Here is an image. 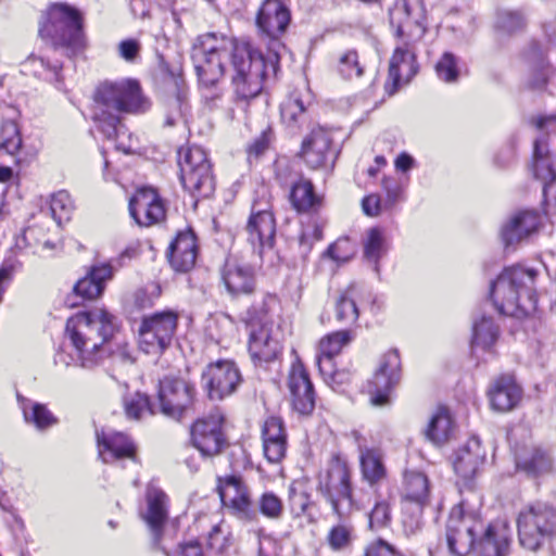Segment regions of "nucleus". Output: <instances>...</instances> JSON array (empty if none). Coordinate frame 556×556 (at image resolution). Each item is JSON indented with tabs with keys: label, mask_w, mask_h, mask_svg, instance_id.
Here are the masks:
<instances>
[{
	"label": "nucleus",
	"mask_w": 556,
	"mask_h": 556,
	"mask_svg": "<svg viewBox=\"0 0 556 556\" xmlns=\"http://www.w3.org/2000/svg\"><path fill=\"white\" fill-rule=\"evenodd\" d=\"M195 395V388L190 381L179 377H165L159 384L160 413L180 420L193 409Z\"/></svg>",
	"instance_id": "11"
},
{
	"label": "nucleus",
	"mask_w": 556,
	"mask_h": 556,
	"mask_svg": "<svg viewBox=\"0 0 556 556\" xmlns=\"http://www.w3.org/2000/svg\"><path fill=\"white\" fill-rule=\"evenodd\" d=\"M362 475L371 485L379 483L387 476L383 455L378 448L359 447Z\"/></svg>",
	"instance_id": "32"
},
{
	"label": "nucleus",
	"mask_w": 556,
	"mask_h": 556,
	"mask_svg": "<svg viewBox=\"0 0 556 556\" xmlns=\"http://www.w3.org/2000/svg\"><path fill=\"white\" fill-rule=\"evenodd\" d=\"M353 540V528L345 523L333 526L326 538L329 547L334 552L346 549Z\"/></svg>",
	"instance_id": "45"
},
{
	"label": "nucleus",
	"mask_w": 556,
	"mask_h": 556,
	"mask_svg": "<svg viewBox=\"0 0 556 556\" xmlns=\"http://www.w3.org/2000/svg\"><path fill=\"white\" fill-rule=\"evenodd\" d=\"M480 522L471 516H465L460 506L451 510L446 523V540L450 551L457 556L467 555L476 545V529Z\"/></svg>",
	"instance_id": "15"
},
{
	"label": "nucleus",
	"mask_w": 556,
	"mask_h": 556,
	"mask_svg": "<svg viewBox=\"0 0 556 556\" xmlns=\"http://www.w3.org/2000/svg\"><path fill=\"white\" fill-rule=\"evenodd\" d=\"M305 106L303 101L295 94H291L280 106V114L283 123L293 127L304 116Z\"/></svg>",
	"instance_id": "46"
},
{
	"label": "nucleus",
	"mask_w": 556,
	"mask_h": 556,
	"mask_svg": "<svg viewBox=\"0 0 556 556\" xmlns=\"http://www.w3.org/2000/svg\"><path fill=\"white\" fill-rule=\"evenodd\" d=\"M96 121L98 123L99 130L109 140L117 139L121 135L125 134L121 118L104 108L100 113L97 114Z\"/></svg>",
	"instance_id": "44"
},
{
	"label": "nucleus",
	"mask_w": 556,
	"mask_h": 556,
	"mask_svg": "<svg viewBox=\"0 0 556 556\" xmlns=\"http://www.w3.org/2000/svg\"><path fill=\"white\" fill-rule=\"evenodd\" d=\"M290 199L299 212H307L318 202L313 184L306 179H300L292 186Z\"/></svg>",
	"instance_id": "39"
},
{
	"label": "nucleus",
	"mask_w": 556,
	"mask_h": 556,
	"mask_svg": "<svg viewBox=\"0 0 556 556\" xmlns=\"http://www.w3.org/2000/svg\"><path fill=\"white\" fill-rule=\"evenodd\" d=\"M228 45L232 49V65L236 75L232 77L236 93L242 99L256 97L262 90V80L267 76L264 55L253 52L249 43L237 45L218 39L214 34H206L199 38V46L194 48L192 56L204 58L207 54L225 53L229 55Z\"/></svg>",
	"instance_id": "3"
},
{
	"label": "nucleus",
	"mask_w": 556,
	"mask_h": 556,
	"mask_svg": "<svg viewBox=\"0 0 556 556\" xmlns=\"http://www.w3.org/2000/svg\"><path fill=\"white\" fill-rule=\"evenodd\" d=\"M288 388L293 408L301 415H309L315 407V391L308 372L300 359H295L291 365Z\"/></svg>",
	"instance_id": "18"
},
{
	"label": "nucleus",
	"mask_w": 556,
	"mask_h": 556,
	"mask_svg": "<svg viewBox=\"0 0 556 556\" xmlns=\"http://www.w3.org/2000/svg\"><path fill=\"white\" fill-rule=\"evenodd\" d=\"M525 25V18L518 11L501 10L497 12L495 27L505 34L520 30Z\"/></svg>",
	"instance_id": "47"
},
{
	"label": "nucleus",
	"mask_w": 556,
	"mask_h": 556,
	"mask_svg": "<svg viewBox=\"0 0 556 556\" xmlns=\"http://www.w3.org/2000/svg\"><path fill=\"white\" fill-rule=\"evenodd\" d=\"M39 34L43 39H50L55 49H66L72 53L83 49L85 45L79 12L62 3L51 7L47 22L41 25Z\"/></svg>",
	"instance_id": "6"
},
{
	"label": "nucleus",
	"mask_w": 556,
	"mask_h": 556,
	"mask_svg": "<svg viewBox=\"0 0 556 556\" xmlns=\"http://www.w3.org/2000/svg\"><path fill=\"white\" fill-rule=\"evenodd\" d=\"M223 422L224 417L222 415H211L198 419L192 425L191 442L203 457H214L228 446Z\"/></svg>",
	"instance_id": "14"
},
{
	"label": "nucleus",
	"mask_w": 556,
	"mask_h": 556,
	"mask_svg": "<svg viewBox=\"0 0 556 556\" xmlns=\"http://www.w3.org/2000/svg\"><path fill=\"white\" fill-rule=\"evenodd\" d=\"M400 380V356L396 351L386 353L368 382L370 402L375 406L389 403V392Z\"/></svg>",
	"instance_id": "16"
},
{
	"label": "nucleus",
	"mask_w": 556,
	"mask_h": 556,
	"mask_svg": "<svg viewBox=\"0 0 556 556\" xmlns=\"http://www.w3.org/2000/svg\"><path fill=\"white\" fill-rule=\"evenodd\" d=\"M180 181L194 197L208 198L215 189L212 163L204 149L199 146L178 151Z\"/></svg>",
	"instance_id": "9"
},
{
	"label": "nucleus",
	"mask_w": 556,
	"mask_h": 556,
	"mask_svg": "<svg viewBox=\"0 0 556 556\" xmlns=\"http://www.w3.org/2000/svg\"><path fill=\"white\" fill-rule=\"evenodd\" d=\"M264 455L270 463L280 462L287 450V441H263Z\"/></svg>",
	"instance_id": "56"
},
{
	"label": "nucleus",
	"mask_w": 556,
	"mask_h": 556,
	"mask_svg": "<svg viewBox=\"0 0 556 556\" xmlns=\"http://www.w3.org/2000/svg\"><path fill=\"white\" fill-rule=\"evenodd\" d=\"M516 465L529 477H540L552 471L553 458L547 451L532 446L523 448L516 455Z\"/></svg>",
	"instance_id": "30"
},
{
	"label": "nucleus",
	"mask_w": 556,
	"mask_h": 556,
	"mask_svg": "<svg viewBox=\"0 0 556 556\" xmlns=\"http://www.w3.org/2000/svg\"><path fill=\"white\" fill-rule=\"evenodd\" d=\"M332 138L324 128H314L302 142L301 157L312 169L333 166L336 153L331 148Z\"/></svg>",
	"instance_id": "19"
},
{
	"label": "nucleus",
	"mask_w": 556,
	"mask_h": 556,
	"mask_svg": "<svg viewBox=\"0 0 556 556\" xmlns=\"http://www.w3.org/2000/svg\"><path fill=\"white\" fill-rule=\"evenodd\" d=\"M532 169L544 186L556 180V132L535 140Z\"/></svg>",
	"instance_id": "23"
},
{
	"label": "nucleus",
	"mask_w": 556,
	"mask_h": 556,
	"mask_svg": "<svg viewBox=\"0 0 556 556\" xmlns=\"http://www.w3.org/2000/svg\"><path fill=\"white\" fill-rule=\"evenodd\" d=\"M308 506V496L303 493H296L294 491L290 494V507L295 516H300L306 511Z\"/></svg>",
	"instance_id": "61"
},
{
	"label": "nucleus",
	"mask_w": 556,
	"mask_h": 556,
	"mask_svg": "<svg viewBox=\"0 0 556 556\" xmlns=\"http://www.w3.org/2000/svg\"><path fill=\"white\" fill-rule=\"evenodd\" d=\"M318 368L325 382L332 389L346 384L351 379V374L348 370L336 369L333 363L330 365L320 363Z\"/></svg>",
	"instance_id": "50"
},
{
	"label": "nucleus",
	"mask_w": 556,
	"mask_h": 556,
	"mask_svg": "<svg viewBox=\"0 0 556 556\" xmlns=\"http://www.w3.org/2000/svg\"><path fill=\"white\" fill-rule=\"evenodd\" d=\"M498 336V327L493 323L492 318L482 316L479 321L473 324L472 348H481L486 350L491 348Z\"/></svg>",
	"instance_id": "40"
},
{
	"label": "nucleus",
	"mask_w": 556,
	"mask_h": 556,
	"mask_svg": "<svg viewBox=\"0 0 556 556\" xmlns=\"http://www.w3.org/2000/svg\"><path fill=\"white\" fill-rule=\"evenodd\" d=\"M404 498L424 507L429 500L428 478L419 471H406L404 475Z\"/></svg>",
	"instance_id": "34"
},
{
	"label": "nucleus",
	"mask_w": 556,
	"mask_h": 556,
	"mask_svg": "<svg viewBox=\"0 0 556 556\" xmlns=\"http://www.w3.org/2000/svg\"><path fill=\"white\" fill-rule=\"evenodd\" d=\"M489 396L493 409L508 412L519 402L521 389L511 376H501L492 383Z\"/></svg>",
	"instance_id": "29"
},
{
	"label": "nucleus",
	"mask_w": 556,
	"mask_h": 556,
	"mask_svg": "<svg viewBox=\"0 0 556 556\" xmlns=\"http://www.w3.org/2000/svg\"><path fill=\"white\" fill-rule=\"evenodd\" d=\"M520 545L531 552L548 546L555 549L556 506L536 502L523 508L517 518Z\"/></svg>",
	"instance_id": "5"
},
{
	"label": "nucleus",
	"mask_w": 556,
	"mask_h": 556,
	"mask_svg": "<svg viewBox=\"0 0 556 556\" xmlns=\"http://www.w3.org/2000/svg\"><path fill=\"white\" fill-rule=\"evenodd\" d=\"M363 211L368 216H377L380 213V199L376 194L365 197L362 202Z\"/></svg>",
	"instance_id": "64"
},
{
	"label": "nucleus",
	"mask_w": 556,
	"mask_h": 556,
	"mask_svg": "<svg viewBox=\"0 0 556 556\" xmlns=\"http://www.w3.org/2000/svg\"><path fill=\"white\" fill-rule=\"evenodd\" d=\"M435 72L440 79L452 83L458 77V70L455 56L445 52L435 65Z\"/></svg>",
	"instance_id": "52"
},
{
	"label": "nucleus",
	"mask_w": 556,
	"mask_h": 556,
	"mask_svg": "<svg viewBox=\"0 0 556 556\" xmlns=\"http://www.w3.org/2000/svg\"><path fill=\"white\" fill-rule=\"evenodd\" d=\"M248 241L258 255L274 247L276 222L271 212L262 210L252 213L247 225Z\"/></svg>",
	"instance_id": "24"
},
{
	"label": "nucleus",
	"mask_w": 556,
	"mask_h": 556,
	"mask_svg": "<svg viewBox=\"0 0 556 556\" xmlns=\"http://www.w3.org/2000/svg\"><path fill=\"white\" fill-rule=\"evenodd\" d=\"M342 77L351 79L363 75V67L358 62V54L355 50H349L341 54L338 64Z\"/></svg>",
	"instance_id": "48"
},
{
	"label": "nucleus",
	"mask_w": 556,
	"mask_h": 556,
	"mask_svg": "<svg viewBox=\"0 0 556 556\" xmlns=\"http://www.w3.org/2000/svg\"><path fill=\"white\" fill-rule=\"evenodd\" d=\"M115 317L104 308L78 313L66 323V334L81 367L97 365L105 355L104 344L116 331Z\"/></svg>",
	"instance_id": "2"
},
{
	"label": "nucleus",
	"mask_w": 556,
	"mask_h": 556,
	"mask_svg": "<svg viewBox=\"0 0 556 556\" xmlns=\"http://www.w3.org/2000/svg\"><path fill=\"white\" fill-rule=\"evenodd\" d=\"M486 451L481 441L473 437L465 445L458 448L453 460L454 470L465 482L470 481L483 465Z\"/></svg>",
	"instance_id": "25"
},
{
	"label": "nucleus",
	"mask_w": 556,
	"mask_h": 556,
	"mask_svg": "<svg viewBox=\"0 0 556 556\" xmlns=\"http://www.w3.org/2000/svg\"><path fill=\"white\" fill-rule=\"evenodd\" d=\"M198 245L191 229L178 232L168 249V260L176 271L187 273L195 265Z\"/></svg>",
	"instance_id": "27"
},
{
	"label": "nucleus",
	"mask_w": 556,
	"mask_h": 556,
	"mask_svg": "<svg viewBox=\"0 0 556 556\" xmlns=\"http://www.w3.org/2000/svg\"><path fill=\"white\" fill-rule=\"evenodd\" d=\"M131 217L140 226H152L165 218L164 204L153 188H141L129 201Z\"/></svg>",
	"instance_id": "20"
},
{
	"label": "nucleus",
	"mask_w": 556,
	"mask_h": 556,
	"mask_svg": "<svg viewBox=\"0 0 556 556\" xmlns=\"http://www.w3.org/2000/svg\"><path fill=\"white\" fill-rule=\"evenodd\" d=\"M452 431V420L446 409L440 408L430 419L425 434L435 445L446 442Z\"/></svg>",
	"instance_id": "38"
},
{
	"label": "nucleus",
	"mask_w": 556,
	"mask_h": 556,
	"mask_svg": "<svg viewBox=\"0 0 556 556\" xmlns=\"http://www.w3.org/2000/svg\"><path fill=\"white\" fill-rule=\"evenodd\" d=\"M269 140V131H263L249 147V154L255 155L256 157L260 156L268 148Z\"/></svg>",
	"instance_id": "63"
},
{
	"label": "nucleus",
	"mask_w": 556,
	"mask_h": 556,
	"mask_svg": "<svg viewBox=\"0 0 556 556\" xmlns=\"http://www.w3.org/2000/svg\"><path fill=\"white\" fill-rule=\"evenodd\" d=\"M336 318L340 323L353 324L358 318V308L354 299V286L339 290L332 298Z\"/></svg>",
	"instance_id": "35"
},
{
	"label": "nucleus",
	"mask_w": 556,
	"mask_h": 556,
	"mask_svg": "<svg viewBox=\"0 0 556 556\" xmlns=\"http://www.w3.org/2000/svg\"><path fill=\"white\" fill-rule=\"evenodd\" d=\"M222 279L232 295L249 294L254 291L255 276L251 266L228 258L222 270Z\"/></svg>",
	"instance_id": "28"
},
{
	"label": "nucleus",
	"mask_w": 556,
	"mask_h": 556,
	"mask_svg": "<svg viewBox=\"0 0 556 556\" xmlns=\"http://www.w3.org/2000/svg\"><path fill=\"white\" fill-rule=\"evenodd\" d=\"M99 457L103 463H113L124 458L136 462V446L134 442L122 432L105 434L97 432Z\"/></svg>",
	"instance_id": "26"
},
{
	"label": "nucleus",
	"mask_w": 556,
	"mask_h": 556,
	"mask_svg": "<svg viewBox=\"0 0 556 556\" xmlns=\"http://www.w3.org/2000/svg\"><path fill=\"white\" fill-rule=\"evenodd\" d=\"M390 507L387 502H378L369 515L371 528H382L390 521Z\"/></svg>",
	"instance_id": "55"
},
{
	"label": "nucleus",
	"mask_w": 556,
	"mask_h": 556,
	"mask_svg": "<svg viewBox=\"0 0 556 556\" xmlns=\"http://www.w3.org/2000/svg\"><path fill=\"white\" fill-rule=\"evenodd\" d=\"M22 148L20 128L14 121H2L0 125V150L14 155Z\"/></svg>",
	"instance_id": "41"
},
{
	"label": "nucleus",
	"mask_w": 556,
	"mask_h": 556,
	"mask_svg": "<svg viewBox=\"0 0 556 556\" xmlns=\"http://www.w3.org/2000/svg\"><path fill=\"white\" fill-rule=\"evenodd\" d=\"M290 20L288 8L279 0H265L257 12L256 26L268 40L267 56H264L267 75L277 73L280 51L285 49L280 36L287 30Z\"/></svg>",
	"instance_id": "8"
},
{
	"label": "nucleus",
	"mask_w": 556,
	"mask_h": 556,
	"mask_svg": "<svg viewBox=\"0 0 556 556\" xmlns=\"http://www.w3.org/2000/svg\"><path fill=\"white\" fill-rule=\"evenodd\" d=\"M94 100L102 108L116 113L138 114L149 108L139 81L129 78L102 83L97 88Z\"/></svg>",
	"instance_id": "10"
},
{
	"label": "nucleus",
	"mask_w": 556,
	"mask_h": 556,
	"mask_svg": "<svg viewBox=\"0 0 556 556\" xmlns=\"http://www.w3.org/2000/svg\"><path fill=\"white\" fill-rule=\"evenodd\" d=\"M351 332L349 330H340L332 332L319 342V354L317 357V365L320 363H332V358L338 355L344 345L351 341Z\"/></svg>",
	"instance_id": "37"
},
{
	"label": "nucleus",
	"mask_w": 556,
	"mask_h": 556,
	"mask_svg": "<svg viewBox=\"0 0 556 556\" xmlns=\"http://www.w3.org/2000/svg\"><path fill=\"white\" fill-rule=\"evenodd\" d=\"M25 418L33 421L38 429H46L56 422L55 417L42 404L36 403L33 405L31 410H25Z\"/></svg>",
	"instance_id": "51"
},
{
	"label": "nucleus",
	"mask_w": 556,
	"mask_h": 556,
	"mask_svg": "<svg viewBox=\"0 0 556 556\" xmlns=\"http://www.w3.org/2000/svg\"><path fill=\"white\" fill-rule=\"evenodd\" d=\"M509 541L504 530L496 531L494 527L489 526L482 538L475 547L478 548L481 556H505L508 549Z\"/></svg>",
	"instance_id": "36"
},
{
	"label": "nucleus",
	"mask_w": 556,
	"mask_h": 556,
	"mask_svg": "<svg viewBox=\"0 0 556 556\" xmlns=\"http://www.w3.org/2000/svg\"><path fill=\"white\" fill-rule=\"evenodd\" d=\"M217 491L223 504L229 505L238 518L247 521L256 519L257 513L239 478L229 476L219 480Z\"/></svg>",
	"instance_id": "21"
},
{
	"label": "nucleus",
	"mask_w": 556,
	"mask_h": 556,
	"mask_svg": "<svg viewBox=\"0 0 556 556\" xmlns=\"http://www.w3.org/2000/svg\"><path fill=\"white\" fill-rule=\"evenodd\" d=\"M323 237V230L318 225H312L302 231L300 245L305 252L309 251L314 241H319Z\"/></svg>",
	"instance_id": "59"
},
{
	"label": "nucleus",
	"mask_w": 556,
	"mask_h": 556,
	"mask_svg": "<svg viewBox=\"0 0 556 556\" xmlns=\"http://www.w3.org/2000/svg\"><path fill=\"white\" fill-rule=\"evenodd\" d=\"M73 208V201L66 191H59L51 197L50 212L58 225L70 220Z\"/></svg>",
	"instance_id": "43"
},
{
	"label": "nucleus",
	"mask_w": 556,
	"mask_h": 556,
	"mask_svg": "<svg viewBox=\"0 0 556 556\" xmlns=\"http://www.w3.org/2000/svg\"><path fill=\"white\" fill-rule=\"evenodd\" d=\"M263 441H287L282 420L278 417H269L263 427Z\"/></svg>",
	"instance_id": "54"
},
{
	"label": "nucleus",
	"mask_w": 556,
	"mask_h": 556,
	"mask_svg": "<svg viewBox=\"0 0 556 556\" xmlns=\"http://www.w3.org/2000/svg\"><path fill=\"white\" fill-rule=\"evenodd\" d=\"M384 253V241L382 233L377 228L368 231L367 241L364 247V255L368 261L377 263Z\"/></svg>",
	"instance_id": "49"
},
{
	"label": "nucleus",
	"mask_w": 556,
	"mask_h": 556,
	"mask_svg": "<svg viewBox=\"0 0 556 556\" xmlns=\"http://www.w3.org/2000/svg\"><path fill=\"white\" fill-rule=\"evenodd\" d=\"M317 491L330 504L339 519L346 518L353 510L351 473L348 463L333 455L318 476Z\"/></svg>",
	"instance_id": "7"
},
{
	"label": "nucleus",
	"mask_w": 556,
	"mask_h": 556,
	"mask_svg": "<svg viewBox=\"0 0 556 556\" xmlns=\"http://www.w3.org/2000/svg\"><path fill=\"white\" fill-rule=\"evenodd\" d=\"M258 508L264 516L270 519H278L283 510L281 500L273 492H266L261 496Z\"/></svg>",
	"instance_id": "53"
},
{
	"label": "nucleus",
	"mask_w": 556,
	"mask_h": 556,
	"mask_svg": "<svg viewBox=\"0 0 556 556\" xmlns=\"http://www.w3.org/2000/svg\"><path fill=\"white\" fill-rule=\"evenodd\" d=\"M365 556H403L392 545L383 540L370 543L365 551Z\"/></svg>",
	"instance_id": "57"
},
{
	"label": "nucleus",
	"mask_w": 556,
	"mask_h": 556,
	"mask_svg": "<svg viewBox=\"0 0 556 556\" xmlns=\"http://www.w3.org/2000/svg\"><path fill=\"white\" fill-rule=\"evenodd\" d=\"M527 60L535 71H543L546 65L544 52L538 45L532 46L527 55Z\"/></svg>",
	"instance_id": "62"
},
{
	"label": "nucleus",
	"mask_w": 556,
	"mask_h": 556,
	"mask_svg": "<svg viewBox=\"0 0 556 556\" xmlns=\"http://www.w3.org/2000/svg\"><path fill=\"white\" fill-rule=\"evenodd\" d=\"M141 46L136 39H126L118 43L117 50L121 58L127 62H134L140 52Z\"/></svg>",
	"instance_id": "58"
},
{
	"label": "nucleus",
	"mask_w": 556,
	"mask_h": 556,
	"mask_svg": "<svg viewBox=\"0 0 556 556\" xmlns=\"http://www.w3.org/2000/svg\"><path fill=\"white\" fill-rule=\"evenodd\" d=\"M389 17L402 39L390 61L389 76L394 86L402 81L408 84L417 73L414 43L426 33L425 9L419 0H396L389 10Z\"/></svg>",
	"instance_id": "1"
},
{
	"label": "nucleus",
	"mask_w": 556,
	"mask_h": 556,
	"mask_svg": "<svg viewBox=\"0 0 556 556\" xmlns=\"http://www.w3.org/2000/svg\"><path fill=\"white\" fill-rule=\"evenodd\" d=\"M541 226V216L535 211H520L514 214L502 227L501 236L505 248L516 247L536 233Z\"/></svg>",
	"instance_id": "22"
},
{
	"label": "nucleus",
	"mask_w": 556,
	"mask_h": 556,
	"mask_svg": "<svg viewBox=\"0 0 556 556\" xmlns=\"http://www.w3.org/2000/svg\"><path fill=\"white\" fill-rule=\"evenodd\" d=\"M250 328L249 352L254 362L269 363L280 352V343L273 338L263 317H255L249 309L243 319Z\"/></svg>",
	"instance_id": "17"
},
{
	"label": "nucleus",
	"mask_w": 556,
	"mask_h": 556,
	"mask_svg": "<svg viewBox=\"0 0 556 556\" xmlns=\"http://www.w3.org/2000/svg\"><path fill=\"white\" fill-rule=\"evenodd\" d=\"M226 58L228 55H225V53L207 54L203 59L192 56L195 72L203 85L212 86L224 75L223 60Z\"/></svg>",
	"instance_id": "33"
},
{
	"label": "nucleus",
	"mask_w": 556,
	"mask_h": 556,
	"mask_svg": "<svg viewBox=\"0 0 556 556\" xmlns=\"http://www.w3.org/2000/svg\"><path fill=\"white\" fill-rule=\"evenodd\" d=\"M538 271L520 265L506 267L491 283L490 295L504 315L522 318L536 311Z\"/></svg>",
	"instance_id": "4"
},
{
	"label": "nucleus",
	"mask_w": 556,
	"mask_h": 556,
	"mask_svg": "<svg viewBox=\"0 0 556 556\" xmlns=\"http://www.w3.org/2000/svg\"><path fill=\"white\" fill-rule=\"evenodd\" d=\"M207 545L211 549L223 553L227 547V538L223 535L219 526L213 527L207 538Z\"/></svg>",
	"instance_id": "60"
},
{
	"label": "nucleus",
	"mask_w": 556,
	"mask_h": 556,
	"mask_svg": "<svg viewBox=\"0 0 556 556\" xmlns=\"http://www.w3.org/2000/svg\"><path fill=\"white\" fill-rule=\"evenodd\" d=\"M113 276V269L110 264L92 266L86 277L81 278L74 286L75 296L83 300H94L99 298L104 290V282Z\"/></svg>",
	"instance_id": "31"
},
{
	"label": "nucleus",
	"mask_w": 556,
	"mask_h": 556,
	"mask_svg": "<svg viewBox=\"0 0 556 556\" xmlns=\"http://www.w3.org/2000/svg\"><path fill=\"white\" fill-rule=\"evenodd\" d=\"M242 382L241 372L235 362L219 359L210 363L202 371L201 383L212 401L231 395Z\"/></svg>",
	"instance_id": "13"
},
{
	"label": "nucleus",
	"mask_w": 556,
	"mask_h": 556,
	"mask_svg": "<svg viewBox=\"0 0 556 556\" xmlns=\"http://www.w3.org/2000/svg\"><path fill=\"white\" fill-rule=\"evenodd\" d=\"M124 409L127 418L134 420L140 419L146 412L156 413V406L151 405L148 397L138 392L124 397Z\"/></svg>",
	"instance_id": "42"
},
{
	"label": "nucleus",
	"mask_w": 556,
	"mask_h": 556,
	"mask_svg": "<svg viewBox=\"0 0 556 556\" xmlns=\"http://www.w3.org/2000/svg\"><path fill=\"white\" fill-rule=\"evenodd\" d=\"M178 325V314L173 311L143 317L139 328V345L148 354H157L173 342Z\"/></svg>",
	"instance_id": "12"
}]
</instances>
